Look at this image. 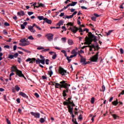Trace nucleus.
Wrapping results in <instances>:
<instances>
[{
  "mask_svg": "<svg viewBox=\"0 0 124 124\" xmlns=\"http://www.w3.org/2000/svg\"><path fill=\"white\" fill-rule=\"evenodd\" d=\"M70 84H68L67 83V81L62 80L60 82V83H56L55 82V88H59L60 90H62V88H64L65 90L62 91V96L64 97V100H66V97L67 96V93H68Z\"/></svg>",
  "mask_w": 124,
  "mask_h": 124,
  "instance_id": "obj_1",
  "label": "nucleus"
},
{
  "mask_svg": "<svg viewBox=\"0 0 124 124\" xmlns=\"http://www.w3.org/2000/svg\"><path fill=\"white\" fill-rule=\"evenodd\" d=\"M88 36L89 38V37H88V36H86L85 38V45H92L93 41L94 42H96V41H97V39H96V36L93 35V34L92 32H89Z\"/></svg>",
  "mask_w": 124,
  "mask_h": 124,
  "instance_id": "obj_2",
  "label": "nucleus"
},
{
  "mask_svg": "<svg viewBox=\"0 0 124 124\" xmlns=\"http://www.w3.org/2000/svg\"><path fill=\"white\" fill-rule=\"evenodd\" d=\"M28 39H26V38H23V39H21L20 40V42L21 43H19V45L20 46H27L28 45H30V42L29 41H28Z\"/></svg>",
  "mask_w": 124,
  "mask_h": 124,
  "instance_id": "obj_3",
  "label": "nucleus"
},
{
  "mask_svg": "<svg viewBox=\"0 0 124 124\" xmlns=\"http://www.w3.org/2000/svg\"><path fill=\"white\" fill-rule=\"evenodd\" d=\"M59 72L61 75H66L67 74V70H65L64 68L62 67V66H60L59 68Z\"/></svg>",
  "mask_w": 124,
  "mask_h": 124,
  "instance_id": "obj_4",
  "label": "nucleus"
},
{
  "mask_svg": "<svg viewBox=\"0 0 124 124\" xmlns=\"http://www.w3.org/2000/svg\"><path fill=\"white\" fill-rule=\"evenodd\" d=\"M99 54V52H97L94 56H93V57H92L91 58L90 60L91 62H97L98 60V55Z\"/></svg>",
  "mask_w": 124,
  "mask_h": 124,
  "instance_id": "obj_5",
  "label": "nucleus"
},
{
  "mask_svg": "<svg viewBox=\"0 0 124 124\" xmlns=\"http://www.w3.org/2000/svg\"><path fill=\"white\" fill-rule=\"evenodd\" d=\"M71 99H72V97L68 98V100H66L65 101H64L63 102V105H64V106H67V108L68 109H69V106H71V103H72L71 101Z\"/></svg>",
  "mask_w": 124,
  "mask_h": 124,
  "instance_id": "obj_6",
  "label": "nucleus"
},
{
  "mask_svg": "<svg viewBox=\"0 0 124 124\" xmlns=\"http://www.w3.org/2000/svg\"><path fill=\"white\" fill-rule=\"evenodd\" d=\"M80 62L84 65L90 63V62H86V59H84L83 56H80Z\"/></svg>",
  "mask_w": 124,
  "mask_h": 124,
  "instance_id": "obj_7",
  "label": "nucleus"
},
{
  "mask_svg": "<svg viewBox=\"0 0 124 124\" xmlns=\"http://www.w3.org/2000/svg\"><path fill=\"white\" fill-rule=\"evenodd\" d=\"M16 75H18L19 77H23L25 79H26V77L25 76L24 74L22 73L21 70H19V69H17Z\"/></svg>",
  "mask_w": 124,
  "mask_h": 124,
  "instance_id": "obj_8",
  "label": "nucleus"
},
{
  "mask_svg": "<svg viewBox=\"0 0 124 124\" xmlns=\"http://www.w3.org/2000/svg\"><path fill=\"white\" fill-rule=\"evenodd\" d=\"M46 36L47 37V39L48 41L53 40L54 34H52V33H48V34H46Z\"/></svg>",
  "mask_w": 124,
  "mask_h": 124,
  "instance_id": "obj_9",
  "label": "nucleus"
},
{
  "mask_svg": "<svg viewBox=\"0 0 124 124\" xmlns=\"http://www.w3.org/2000/svg\"><path fill=\"white\" fill-rule=\"evenodd\" d=\"M31 114L33 115V116L36 118H40V113H39V112H34L33 111H31Z\"/></svg>",
  "mask_w": 124,
  "mask_h": 124,
  "instance_id": "obj_10",
  "label": "nucleus"
},
{
  "mask_svg": "<svg viewBox=\"0 0 124 124\" xmlns=\"http://www.w3.org/2000/svg\"><path fill=\"white\" fill-rule=\"evenodd\" d=\"M69 30H71L72 32H73L74 33H76V32H77V31L78 30V27H77L76 26H74L73 28L70 27H69Z\"/></svg>",
  "mask_w": 124,
  "mask_h": 124,
  "instance_id": "obj_11",
  "label": "nucleus"
},
{
  "mask_svg": "<svg viewBox=\"0 0 124 124\" xmlns=\"http://www.w3.org/2000/svg\"><path fill=\"white\" fill-rule=\"evenodd\" d=\"M35 61H36L35 58H32V59L29 58L27 59V60H26V62H30V63H33V62H35Z\"/></svg>",
  "mask_w": 124,
  "mask_h": 124,
  "instance_id": "obj_12",
  "label": "nucleus"
},
{
  "mask_svg": "<svg viewBox=\"0 0 124 124\" xmlns=\"http://www.w3.org/2000/svg\"><path fill=\"white\" fill-rule=\"evenodd\" d=\"M18 56V53H16L14 55H9L8 58L9 59H14V58H17Z\"/></svg>",
  "mask_w": 124,
  "mask_h": 124,
  "instance_id": "obj_13",
  "label": "nucleus"
},
{
  "mask_svg": "<svg viewBox=\"0 0 124 124\" xmlns=\"http://www.w3.org/2000/svg\"><path fill=\"white\" fill-rule=\"evenodd\" d=\"M40 62H41V63L42 64H45V57H44L43 56H42V55H40Z\"/></svg>",
  "mask_w": 124,
  "mask_h": 124,
  "instance_id": "obj_14",
  "label": "nucleus"
},
{
  "mask_svg": "<svg viewBox=\"0 0 124 124\" xmlns=\"http://www.w3.org/2000/svg\"><path fill=\"white\" fill-rule=\"evenodd\" d=\"M28 29L31 31V32H33V33H35V29L33 28V26L31 25L28 26Z\"/></svg>",
  "mask_w": 124,
  "mask_h": 124,
  "instance_id": "obj_15",
  "label": "nucleus"
},
{
  "mask_svg": "<svg viewBox=\"0 0 124 124\" xmlns=\"http://www.w3.org/2000/svg\"><path fill=\"white\" fill-rule=\"evenodd\" d=\"M37 49L38 50H42V52H46V51H49L50 49L49 48H46V49H45V48H44V47H38L37 48Z\"/></svg>",
  "mask_w": 124,
  "mask_h": 124,
  "instance_id": "obj_16",
  "label": "nucleus"
},
{
  "mask_svg": "<svg viewBox=\"0 0 124 124\" xmlns=\"http://www.w3.org/2000/svg\"><path fill=\"white\" fill-rule=\"evenodd\" d=\"M11 71H15L16 72V75H17V66L15 65H13L11 68Z\"/></svg>",
  "mask_w": 124,
  "mask_h": 124,
  "instance_id": "obj_17",
  "label": "nucleus"
},
{
  "mask_svg": "<svg viewBox=\"0 0 124 124\" xmlns=\"http://www.w3.org/2000/svg\"><path fill=\"white\" fill-rule=\"evenodd\" d=\"M87 47L90 48L89 50H90V51H93V48L94 49V51H96L95 45H88Z\"/></svg>",
  "mask_w": 124,
  "mask_h": 124,
  "instance_id": "obj_18",
  "label": "nucleus"
},
{
  "mask_svg": "<svg viewBox=\"0 0 124 124\" xmlns=\"http://www.w3.org/2000/svg\"><path fill=\"white\" fill-rule=\"evenodd\" d=\"M73 109H74L73 108H72L71 106H68V111L70 113V114L72 115V117L73 115Z\"/></svg>",
  "mask_w": 124,
  "mask_h": 124,
  "instance_id": "obj_19",
  "label": "nucleus"
},
{
  "mask_svg": "<svg viewBox=\"0 0 124 124\" xmlns=\"http://www.w3.org/2000/svg\"><path fill=\"white\" fill-rule=\"evenodd\" d=\"M19 95L20 96H22L24 98H26V99H29L28 96H27V95H26V94H25L23 92H19Z\"/></svg>",
  "mask_w": 124,
  "mask_h": 124,
  "instance_id": "obj_20",
  "label": "nucleus"
},
{
  "mask_svg": "<svg viewBox=\"0 0 124 124\" xmlns=\"http://www.w3.org/2000/svg\"><path fill=\"white\" fill-rule=\"evenodd\" d=\"M38 6H36V8H38L40 7H42L43 8H46L45 5L44 4H43L42 3H39V2H38Z\"/></svg>",
  "mask_w": 124,
  "mask_h": 124,
  "instance_id": "obj_21",
  "label": "nucleus"
},
{
  "mask_svg": "<svg viewBox=\"0 0 124 124\" xmlns=\"http://www.w3.org/2000/svg\"><path fill=\"white\" fill-rule=\"evenodd\" d=\"M44 20L48 24H51L52 23V20L51 19H48L47 17H45Z\"/></svg>",
  "mask_w": 124,
  "mask_h": 124,
  "instance_id": "obj_22",
  "label": "nucleus"
},
{
  "mask_svg": "<svg viewBox=\"0 0 124 124\" xmlns=\"http://www.w3.org/2000/svg\"><path fill=\"white\" fill-rule=\"evenodd\" d=\"M49 54L50 55H52V54H54V55H53V56H52L53 60H55L56 58H57V55L56 53H55V52H49Z\"/></svg>",
  "mask_w": 124,
  "mask_h": 124,
  "instance_id": "obj_23",
  "label": "nucleus"
},
{
  "mask_svg": "<svg viewBox=\"0 0 124 124\" xmlns=\"http://www.w3.org/2000/svg\"><path fill=\"white\" fill-rule=\"evenodd\" d=\"M27 24H28V22L27 21L23 22V24H21V29H25V26H27Z\"/></svg>",
  "mask_w": 124,
  "mask_h": 124,
  "instance_id": "obj_24",
  "label": "nucleus"
},
{
  "mask_svg": "<svg viewBox=\"0 0 124 124\" xmlns=\"http://www.w3.org/2000/svg\"><path fill=\"white\" fill-rule=\"evenodd\" d=\"M78 3V2H72V3H70L69 4H68V7H70V6H74L76 5H77V4Z\"/></svg>",
  "mask_w": 124,
  "mask_h": 124,
  "instance_id": "obj_25",
  "label": "nucleus"
},
{
  "mask_svg": "<svg viewBox=\"0 0 124 124\" xmlns=\"http://www.w3.org/2000/svg\"><path fill=\"white\" fill-rule=\"evenodd\" d=\"M25 12H24V11H20V12H18L17 13V15L18 16H25Z\"/></svg>",
  "mask_w": 124,
  "mask_h": 124,
  "instance_id": "obj_26",
  "label": "nucleus"
},
{
  "mask_svg": "<svg viewBox=\"0 0 124 124\" xmlns=\"http://www.w3.org/2000/svg\"><path fill=\"white\" fill-rule=\"evenodd\" d=\"M112 104L113 106H117V105L119 104L118 99H116V101H113V102H112Z\"/></svg>",
  "mask_w": 124,
  "mask_h": 124,
  "instance_id": "obj_27",
  "label": "nucleus"
},
{
  "mask_svg": "<svg viewBox=\"0 0 124 124\" xmlns=\"http://www.w3.org/2000/svg\"><path fill=\"white\" fill-rule=\"evenodd\" d=\"M64 56H65V57H66V59L68 60V62H70L71 60L70 59H69V57L67 56V53L65 50V53H64Z\"/></svg>",
  "mask_w": 124,
  "mask_h": 124,
  "instance_id": "obj_28",
  "label": "nucleus"
},
{
  "mask_svg": "<svg viewBox=\"0 0 124 124\" xmlns=\"http://www.w3.org/2000/svg\"><path fill=\"white\" fill-rule=\"evenodd\" d=\"M63 24V20H60V21L57 24V25H59L60 28H61V25H62Z\"/></svg>",
  "mask_w": 124,
  "mask_h": 124,
  "instance_id": "obj_29",
  "label": "nucleus"
},
{
  "mask_svg": "<svg viewBox=\"0 0 124 124\" xmlns=\"http://www.w3.org/2000/svg\"><path fill=\"white\" fill-rule=\"evenodd\" d=\"M72 54H73L74 57H76V56L78 55V53L76 52V50H73Z\"/></svg>",
  "mask_w": 124,
  "mask_h": 124,
  "instance_id": "obj_30",
  "label": "nucleus"
},
{
  "mask_svg": "<svg viewBox=\"0 0 124 124\" xmlns=\"http://www.w3.org/2000/svg\"><path fill=\"white\" fill-rule=\"evenodd\" d=\"M37 18H38V19H39V20H42V19H44V20H45V17L43 16H37Z\"/></svg>",
  "mask_w": 124,
  "mask_h": 124,
  "instance_id": "obj_31",
  "label": "nucleus"
},
{
  "mask_svg": "<svg viewBox=\"0 0 124 124\" xmlns=\"http://www.w3.org/2000/svg\"><path fill=\"white\" fill-rule=\"evenodd\" d=\"M95 49H96L95 51H99V49H100V47H99V44H97V45L95 46Z\"/></svg>",
  "mask_w": 124,
  "mask_h": 124,
  "instance_id": "obj_32",
  "label": "nucleus"
},
{
  "mask_svg": "<svg viewBox=\"0 0 124 124\" xmlns=\"http://www.w3.org/2000/svg\"><path fill=\"white\" fill-rule=\"evenodd\" d=\"M68 43L69 45H73V41L71 40V39H69L68 40Z\"/></svg>",
  "mask_w": 124,
  "mask_h": 124,
  "instance_id": "obj_33",
  "label": "nucleus"
},
{
  "mask_svg": "<svg viewBox=\"0 0 124 124\" xmlns=\"http://www.w3.org/2000/svg\"><path fill=\"white\" fill-rule=\"evenodd\" d=\"M111 32H113V30H109L108 32L107 33V36H108V35H110L111 34Z\"/></svg>",
  "mask_w": 124,
  "mask_h": 124,
  "instance_id": "obj_34",
  "label": "nucleus"
},
{
  "mask_svg": "<svg viewBox=\"0 0 124 124\" xmlns=\"http://www.w3.org/2000/svg\"><path fill=\"white\" fill-rule=\"evenodd\" d=\"M18 49H20V50H22L23 51H24V52H28L29 51H28V50H26L25 49H23V48H22V47H17Z\"/></svg>",
  "mask_w": 124,
  "mask_h": 124,
  "instance_id": "obj_35",
  "label": "nucleus"
},
{
  "mask_svg": "<svg viewBox=\"0 0 124 124\" xmlns=\"http://www.w3.org/2000/svg\"><path fill=\"white\" fill-rule=\"evenodd\" d=\"M112 116L114 119H117V118H119L118 115H117V114L113 113L112 115Z\"/></svg>",
  "mask_w": 124,
  "mask_h": 124,
  "instance_id": "obj_36",
  "label": "nucleus"
},
{
  "mask_svg": "<svg viewBox=\"0 0 124 124\" xmlns=\"http://www.w3.org/2000/svg\"><path fill=\"white\" fill-rule=\"evenodd\" d=\"M68 8V5H67V6H64V8L60 10V12H62L63 11H64V10H66V9H67Z\"/></svg>",
  "mask_w": 124,
  "mask_h": 124,
  "instance_id": "obj_37",
  "label": "nucleus"
},
{
  "mask_svg": "<svg viewBox=\"0 0 124 124\" xmlns=\"http://www.w3.org/2000/svg\"><path fill=\"white\" fill-rule=\"evenodd\" d=\"M39 121L41 123H44L45 121V119L42 117L41 118H40Z\"/></svg>",
  "mask_w": 124,
  "mask_h": 124,
  "instance_id": "obj_38",
  "label": "nucleus"
},
{
  "mask_svg": "<svg viewBox=\"0 0 124 124\" xmlns=\"http://www.w3.org/2000/svg\"><path fill=\"white\" fill-rule=\"evenodd\" d=\"M15 90H16V91L18 92L20 90V87H19V86H18V85H16Z\"/></svg>",
  "mask_w": 124,
  "mask_h": 124,
  "instance_id": "obj_39",
  "label": "nucleus"
},
{
  "mask_svg": "<svg viewBox=\"0 0 124 124\" xmlns=\"http://www.w3.org/2000/svg\"><path fill=\"white\" fill-rule=\"evenodd\" d=\"M40 62L41 60L40 59H37V60H36V63H37V64H40Z\"/></svg>",
  "mask_w": 124,
  "mask_h": 124,
  "instance_id": "obj_40",
  "label": "nucleus"
},
{
  "mask_svg": "<svg viewBox=\"0 0 124 124\" xmlns=\"http://www.w3.org/2000/svg\"><path fill=\"white\" fill-rule=\"evenodd\" d=\"M48 74L49 75V76L51 77L53 74V71L52 70H49V71L48 72Z\"/></svg>",
  "mask_w": 124,
  "mask_h": 124,
  "instance_id": "obj_41",
  "label": "nucleus"
},
{
  "mask_svg": "<svg viewBox=\"0 0 124 124\" xmlns=\"http://www.w3.org/2000/svg\"><path fill=\"white\" fill-rule=\"evenodd\" d=\"M28 39H30V40H34V38L33 37V36H32V35L29 36V37H28Z\"/></svg>",
  "mask_w": 124,
  "mask_h": 124,
  "instance_id": "obj_42",
  "label": "nucleus"
},
{
  "mask_svg": "<svg viewBox=\"0 0 124 124\" xmlns=\"http://www.w3.org/2000/svg\"><path fill=\"white\" fill-rule=\"evenodd\" d=\"M106 90V87L105 86V85H103V86H102V92H104Z\"/></svg>",
  "mask_w": 124,
  "mask_h": 124,
  "instance_id": "obj_43",
  "label": "nucleus"
},
{
  "mask_svg": "<svg viewBox=\"0 0 124 124\" xmlns=\"http://www.w3.org/2000/svg\"><path fill=\"white\" fill-rule=\"evenodd\" d=\"M65 19H66V18H72V15L71 16H66L64 17Z\"/></svg>",
  "mask_w": 124,
  "mask_h": 124,
  "instance_id": "obj_44",
  "label": "nucleus"
},
{
  "mask_svg": "<svg viewBox=\"0 0 124 124\" xmlns=\"http://www.w3.org/2000/svg\"><path fill=\"white\" fill-rule=\"evenodd\" d=\"M66 25H67V26L68 25H70V26H73L74 23H72V22H68V23H67Z\"/></svg>",
  "mask_w": 124,
  "mask_h": 124,
  "instance_id": "obj_45",
  "label": "nucleus"
},
{
  "mask_svg": "<svg viewBox=\"0 0 124 124\" xmlns=\"http://www.w3.org/2000/svg\"><path fill=\"white\" fill-rule=\"evenodd\" d=\"M4 25H5V26H10V23H9V22L6 21L5 22H4Z\"/></svg>",
  "mask_w": 124,
  "mask_h": 124,
  "instance_id": "obj_46",
  "label": "nucleus"
},
{
  "mask_svg": "<svg viewBox=\"0 0 124 124\" xmlns=\"http://www.w3.org/2000/svg\"><path fill=\"white\" fill-rule=\"evenodd\" d=\"M3 33L4 34H8V32H7V31L4 29V30L3 31Z\"/></svg>",
  "mask_w": 124,
  "mask_h": 124,
  "instance_id": "obj_47",
  "label": "nucleus"
},
{
  "mask_svg": "<svg viewBox=\"0 0 124 124\" xmlns=\"http://www.w3.org/2000/svg\"><path fill=\"white\" fill-rule=\"evenodd\" d=\"M84 30H83L82 28L81 27H79V31L81 33V32H83Z\"/></svg>",
  "mask_w": 124,
  "mask_h": 124,
  "instance_id": "obj_48",
  "label": "nucleus"
},
{
  "mask_svg": "<svg viewBox=\"0 0 124 124\" xmlns=\"http://www.w3.org/2000/svg\"><path fill=\"white\" fill-rule=\"evenodd\" d=\"M6 120L7 124H11V122H10V120H9L8 118H6Z\"/></svg>",
  "mask_w": 124,
  "mask_h": 124,
  "instance_id": "obj_49",
  "label": "nucleus"
},
{
  "mask_svg": "<svg viewBox=\"0 0 124 124\" xmlns=\"http://www.w3.org/2000/svg\"><path fill=\"white\" fill-rule=\"evenodd\" d=\"M77 13H78L77 11H74L73 14L72 15V18L74 16L76 15V14H77Z\"/></svg>",
  "mask_w": 124,
  "mask_h": 124,
  "instance_id": "obj_50",
  "label": "nucleus"
},
{
  "mask_svg": "<svg viewBox=\"0 0 124 124\" xmlns=\"http://www.w3.org/2000/svg\"><path fill=\"white\" fill-rule=\"evenodd\" d=\"M49 62H50L49 60L48 59H46V64H49Z\"/></svg>",
  "mask_w": 124,
  "mask_h": 124,
  "instance_id": "obj_51",
  "label": "nucleus"
},
{
  "mask_svg": "<svg viewBox=\"0 0 124 124\" xmlns=\"http://www.w3.org/2000/svg\"><path fill=\"white\" fill-rule=\"evenodd\" d=\"M78 119L79 120H82L83 119V116L82 115V114H80L78 117Z\"/></svg>",
  "mask_w": 124,
  "mask_h": 124,
  "instance_id": "obj_52",
  "label": "nucleus"
},
{
  "mask_svg": "<svg viewBox=\"0 0 124 124\" xmlns=\"http://www.w3.org/2000/svg\"><path fill=\"white\" fill-rule=\"evenodd\" d=\"M91 104H94V98H92L91 101Z\"/></svg>",
  "mask_w": 124,
  "mask_h": 124,
  "instance_id": "obj_53",
  "label": "nucleus"
},
{
  "mask_svg": "<svg viewBox=\"0 0 124 124\" xmlns=\"http://www.w3.org/2000/svg\"><path fill=\"white\" fill-rule=\"evenodd\" d=\"M71 106H72V108H74V107H75V104L74 103V101H72L71 102Z\"/></svg>",
  "mask_w": 124,
  "mask_h": 124,
  "instance_id": "obj_54",
  "label": "nucleus"
},
{
  "mask_svg": "<svg viewBox=\"0 0 124 124\" xmlns=\"http://www.w3.org/2000/svg\"><path fill=\"white\" fill-rule=\"evenodd\" d=\"M33 12H28V14L29 16H31V15H33Z\"/></svg>",
  "mask_w": 124,
  "mask_h": 124,
  "instance_id": "obj_55",
  "label": "nucleus"
},
{
  "mask_svg": "<svg viewBox=\"0 0 124 124\" xmlns=\"http://www.w3.org/2000/svg\"><path fill=\"white\" fill-rule=\"evenodd\" d=\"M4 48H7V49H10V46H9V45H5V46H4Z\"/></svg>",
  "mask_w": 124,
  "mask_h": 124,
  "instance_id": "obj_56",
  "label": "nucleus"
},
{
  "mask_svg": "<svg viewBox=\"0 0 124 124\" xmlns=\"http://www.w3.org/2000/svg\"><path fill=\"white\" fill-rule=\"evenodd\" d=\"M91 18L92 20H93L94 21H96V17H95V16H93Z\"/></svg>",
  "mask_w": 124,
  "mask_h": 124,
  "instance_id": "obj_57",
  "label": "nucleus"
},
{
  "mask_svg": "<svg viewBox=\"0 0 124 124\" xmlns=\"http://www.w3.org/2000/svg\"><path fill=\"white\" fill-rule=\"evenodd\" d=\"M34 95L36 98H39V95L38 94V93H35Z\"/></svg>",
  "mask_w": 124,
  "mask_h": 124,
  "instance_id": "obj_58",
  "label": "nucleus"
},
{
  "mask_svg": "<svg viewBox=\"0 0 124 124\" xmlns=\"http://www.w3.org/2000/svg\"><path fill=\"white\" fill-rule=\"evenodd\" d=\"M83 31H86L87 33H88V34H89V29L88 28H85Z\"/></svg>",
  "mask_w": 124,
  "mask_h": 124,
  "instance_id": "obj_59",
  "label": "nucleus"
},
{
  "mask_svg": "<svg viewBox=\"0 0 124 124\" xmlns=\"http://www.w3.org/2000/svg\"><path fill=\"white\" fill-rule=\"evenodd\" d=\"M14 51H16L17 49V46L16 45H15L13 47Z\"/></svg>",
  "mask_w": 124,
  "mask_h": 124,
  "instance_id": "obj_60",
  "label": "nucleus"
},
{
  "mask_svg": "<svg viewBox=\"0 0 124 124\" xmlns=\"http://www.w3.org/2000/svg\"><path fill=\"white\" fill-rule=\"evenodd\" d=\"M16 102L18 103V104H20V99H19V98H18L17 99H16Z\"/></svg>",
  "mask_w": 124,
  "mask_h": 124,
  "instance_id": "obj_61",
  "label": "nucleus"
},
{
  "mask_svg": "<svg viewBox=\"0 0 124 124\" xmlns=\"http://www.w3.org/2000/svg\"><path fill=\"white\" fill-rule=\"evenodd\" d=\"M62 41H63V42H66V38H65V37H62Z\"/></svg>",
  "mask_w": 124,
  "mask_h": 124,
  "instance_id": "obj_62",
  "label": "nucleus"
},
{
  "mask_svg": "<svg viewBox=\"0 0 124 124\" xmlns=\"http://www.w3.org/2000/svg\"><path fill=\"white\" fill-rule=\"evenodd\" d=\"M120 53L121 54H124V50H123V49H122V48H120Z\"/></svg>",
  "mask_w": 124,
  "mask_h": 124,
  "instance_id": "obj_63",
  "label": "nucleus"
},
{
  "mask_svg": "<svg viewBox=\"0 0 124 124\" xmlns=\"http://www.w3.org/2000/svg\"><path fill=\"white\" fill-rule=\"evenodd\" d=\"M18 59V62L19 63H21V58H17Z\"/></svg>",
  "mask_w": 124,
  "mask_h": 124,
  "instance_id": "obj_64",
  "label": "nucleus"
}]
</instances>
